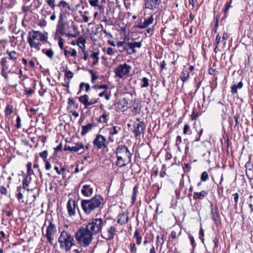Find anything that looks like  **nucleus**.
<instances>
[{
  "mask_svg": "<svg viewBox=\"0 0 253 253\" xmlns=\"http://www.w3.org/2000/svg\"><path fill=\"white\" fill-rule=\"evenodd\" d=\"M25 91L26 92V94L28 95H31L33 93L34 90L31 88H27L25 89Z\"/></svg>",
  "mask_w": 253,
  "mask_h": 253,
  "instance_id": "64",
  "label": "nucleus"
},
{
  "mask_svg": "<svg viewBox=\"0 0 253 253\" xmlns=\"http://www.w3.org/2000/svg\"><path fill=\"white\" fill-rule=\"evenodd\" d=\"M132 112L135 114H139L140 112V108L138 105L133 107Z\"/></svg>",
  "mask_w": 253,
  "mask_h": 253,
  "instance_id": "58",
  "label": "nucleus"
},
{
  "mask_svg": "<svg viewBox=\"0 0 253 253\" xmlns=\"http://www.w3.org/2000/svg\"><path fill=\"white\" fill-rule=\"evenodd\" d=\"M0 64L2 67V70L7 69L8 67L7 66V59L6 58L4 57L1 58Z\"/></svg>",
  "mask_w": 253,
  "mask_h": 253,
  "instance_id": "40",
  "label": "nucleus"
},
{
  "mask_svg": "<svg viewBox=\"0 0 253 253\" xmlns=\"http://www.w3.org/2000/svg\"><path fill=\"white\" fill-rule=\"evenodd\" d=\"M98 55L99 53L98 52H93L91 55V57L94 59H99Z\"/></svg>",
  "mask_w": 253,
  "mask_h": 253,
  "instance_id": "61",
  "label": "nucleus"
},
{
  "mask_svg": "<svg viewBox=\"0 0 253 253\" xmlns=\"http://www.w3.org/2000/svg\"><path fill=\"white\" fill-rule=\"evenodd\" d=\"M229 36L228 35V34L227 33L224 32L223 34L222 39V42H223V44L225 45L226 44L225 41L228 38Z\"/></svg>",
  "mask_w": 253,
  "mask_h": 253,
  "instance_id": "57",
  "label": "nucleus"
},
{
  "mask_svg": "<svg viewBox=\"0 0 253 253\" xmlns=\"http://www.w3.org/2000/svg\"><path fill=\"white\" fill-rule=\"evenodd\" d=\"M131 69L130 66L125 63L119 65L115 70V73L116 76L119 78H123L125 76L129 74L130 69Z\"/></svg>",
  "mask_w": 253,
  "mask_h": 253,
  "instance_id": "7",
  "label": "nucleus"
},
{
  "mask_svg": "<svg viewBox=\"0 0 253 253\" xmlns=\"http://www.w3.org/2000/svg\"><path fill=\"white\" fill-rule=\"evenodd\" d=\"M129 246L131 253H137V248L134 243H130Z\"/></svg>",
  "mask_w": 253,
  "mask_h": 253,
  "instance_id": "42",
  "label": "nucleus"
},
{
  "mask_svg": "<svg viewBox=\"0 0 253 253\" xmlns=\"http://www.w3.org/2000/svg\"><path fill=\"white\" fill-rule=\"evenodd\" d=\"M31 180V174H27L25 177L22 180V188L26 189L27 191H29L28 187L30 184Z\"/></svg>",
  "mask_w": 253,
  "mask_h": 253,
  "instance_id": "20",
  "label": "nucleus"
},
{
  "mask_svg": "<svg viewBox=\"0 0 253 253\" xmlns=\"http://www.w3.org/2000/svg\"><path fill=\"white\" fill-rule=\"evenodd\" d=\"M45 163V168L46 170H49L51 169V165L50 163L47 161H44Z\"/></svg>",
  "mask_w": 253,
  "mask_h": 253,
  "instance_id": "60",
  "label": "nucleus"
},
{
  "mask_svg": "<svg viewBox=\"0 0 253 253\" xmlns=\"http://www.w3.org/2000/svg\"><path fill=\"white\" fill-rule=\"evenodd\" d=\"M220 39H221L220 36L219 34H218L216 36L215 41L214 43H213V45H219V43L220 42Z\"/></svg>",
  "mask_w": 253,
  "mask_h": 253,
  "instance_id": "54",
  "label": "nucleus"
},
{
  "mask_svg": "<svg viewBox=\"0 0 253 253\" xmlns=\"http://www.w3.org/2000/svg\"><path fill=\"white\" fill-rule=\"evenodd\" d=\"M117 160L116 161V165L119 167H124L126 165L128 159L126 157H122L121 156H117Z\"/></svg>",
  "mask_w": 253,
  "mask_h": 253,
  "instance_id": "21",
  "label": "nucleus"
},
{
  "mask_svg": "<svg viewBox=\"0 0 253 253\" xmlns=\"http://www.w3.org/2000/svg\"><path fill=\"white\" fill-rule=\"evenodd\" d=\"M22 189L21 186H18L17 187V191H18V194H17V198L18 200H20L23 198V195L21 191Z\"/></svg>",
  "mask_w": 253,
  "mask_h": 253,
  "instance_id": "41",
  "label": "nucleus"
},
{
  "mask_svg": "<svg viewBox=\"0 0 253 253\" xmlns=\"http://www.w3.org/2000/svg\"><path fill=\"white\" fill-rule=\"evenodd\" d=\"M121 128L120 126H113L111 128H109V134L111 135H114L118 134L121 131Z\"/></svg>",
  "mask_w": 253,
  "mask_h": 253,
  "instance_id": "24",
  "label": "nucleus"
},
{
  "mask_svg": "<svg viewBox=\"0 0 253 253\" xmlns=\"http://www.w3.org/2000/svg\"><path fill=\"white\" fill-rule=\"evenodd\" d=\"M48 39L47 33H42L39 31L33 30L28 33L27 42L31 48L37 51L40 50L41 42L42 43L47 42Z\"/></svg>",
  "mask_w": 253,
  "mask_h": 253,
  "instance_id": "1",
  "label": "nucleus"
},
{
  "mask_svg": "<svg viewBox=\"0 0 253 253\" xmlns=\"http://www.w3.org/2000/svg\"><path fill=\"white\" fill-rule=\"evenodd\" d=\"M127 212H123L118 216L117 223L120 225H123L126 223L128 221V216Z\"/></svg>",
  "mask_w": 253,
  "mask_h": 253,
  "instance_id": "17",
  "label": "nucleus"
},
{
  "mask_svg": "<svg viewBox=\"0 0 253 253\" xmlns=\"http://www.w3.org/2000/svg\"><path fill=\"white\" fill-rule=\"evenodd\" d=\"M134 237L136 238V244L138 245H139L141 244L142 242V237L141 236L140 233L137 231L136 230L134 233Z\"/></svg>",
  "mask_w": 253,
  "mask_h": 253,
  "instance_id": "32",
  "label": "nucleus"
},
{
  "mask_svg": "<svg viewBox=\"0 0 253 253\" xmlns=\"http://www.w3.org/2000/svg\"><path fill=\"white\" fill-rule=\"evenodd\" d=\"M127 45L129 46V48H134L135 47L140 48L142 46V43L141 42H128Z\"/></svg>",
  "mask_w": 253,
  "mask_h": 253,
  "instance_id": "29",
  "label": "nucleus"
},
{
  "mask_svg": "<svg viewBox=\"0 0 253 253\" xmlns=\"http://www.w3.org/2000/svg\"><path fill=\"white\" fill-rule=\"evenodd\" d=\"M209 179V175L207 171H205L202 172L201 175V179L203 181H206Z\"/></svg>",
  "mask_w": 253,
  "mask_h": 253,
  "instance_id": "43",
  "label": "nucleus"
},
{
  "mask_svg": "<svg viewBox=\"0 0 253 253\" xmlns=\"http://www.w3.org/2000/svg\"><path fill=\"white\" fill-rule=\"evenodd\" d=\"M84 149V145L82 143H78L75 146H70L65 145L64 149L65 151H69L71 152H77L81 149Z\"/></svg>",
  "mask_w": 253,
  "mask_h": 253,
  "instance_id": "15",
  "label": "nucleus"
},
{
  "mask_svg": "<svg viewBox=\"0 0 253 253\" xmlns=\"http://www.w3.org/2000/svg\"><path fill=\"white\" fill-rule=\"evenodd\" d=\"M245 167L247 176L250 180L253 179V164L250 162H247L245 165Z\"/></svg>",
  "mask_w": 253,
  "mask_h": 253,
  "instance_id": "16",
  "label": "nucleus"
},
{
  "mask_svg": "<svg viewBox=\"0 0 253 253\" xmlns=\"http://www.w3.org/2000/svg\"><path fill=\"white\" fill-rule=\"evenodd\" d=\"M231 3H232V0H230L229 2H228L226 4L225 7V8L224 9V13L225 15H226V13H227L228 10L230 8Z\"/></svg>",
  "mask_w": 253,
  "mask_h": 253,
  "instance_id": "46",
  "label": "nucleus"
},
{
  "mask_svg": "<svg viewBox=\"0 0 253 253\" xmlns=\"http://www.w3.org/2000/svg\"><path fill=\"white\" fill-rule=\"evenodd\" d=\"M60 248L68 251L75 244L74 236L70 233L63 231H62L58 239Z\"/></svg>",
  "mask_w": 253,
  "mask_h": 253,
  "instance_id": "4",
  "label": "nucleus"
},
{
  "mask_svg": "<svg viewBox=\"0 0 253 253\" xmlns=\"http://www.w3.org/2000/svg\"><path fill=\"white\" fill-rule=\"evenodd\" d=\"M93 87H94L96 89H105V90H106V89L108 88V86L106 84H102L98 86L95 85L94 86H93Z\"/></svg>",
  "mask_w": 253,
  "mask_h": 253,
  "instance_id": "52",
  "label": "nucleus"
},
{
  "mask_svg": "<svg viewBox=\"0 0 253 253\" xmlns=\"http://www.w3.org/2000/svg\"><path fill=\"white\" fill-rule=\"evenodd\" d=\"M76 203L74 200L70 199L67 204V209L69 215L71 216L75 215Z\"/></svg>",
  "mask_w": 253,
  "mask_h": 253,
  "instance_id": "13",
  "label": "nucleus"
},
{
  "mask_svg": "<svg viewBox=\"0 0 253 253\" xmlns=\"http://www.w3.org/2000/svg\"><path fill=\"white\" fill-rule=\"evenodd\" d=\"M243 86V84L242 82L238 83L237 84H234L231 87V92L232 94H235L237 92L238 88H241Z\"/></svg>",
  "mask_w": 253,
  "mask_h": 253,
  "instance_id": "25",
  "label": "nucleus"
},
{
  "mask_svg": "<svg viewBox=\"0 0 253 253\" xmlns=\"http://www.w3.org/2000/svg\"><path fill=\"white\" fill-rule=\"evenodd\" d=\"M64 42V40L62 38H60L59 39L58 45L61 50H63L64 49H65L63 47Z\"/></svg>",
  "mask_w": 253,
  "mask_h": 253,
  "instance_id": "49",
  "label": "nucleus"
},
{
  "mask_svg": "<svg viewBox=\"0 0 253 253\" xmlns=\"http://www.w3.org/2000/svg\"><path fill=\"white\" fill-rule=\"evenodd\" d=\"M6 53L9 56V58L10 60H13L14 61L17 59L18 56V53L15 51H7Z\"/></svg>",
  "mask_w": 253,
  "mask_h": 253,
  "instance_id": "26",
  "label": "nucleus"
},
{
  "mask_svg": "<svg viewBox=\"0 0 253 253\" xmlns=\"http://www.w3.org/2000/svg\"><path fill=\"white\" fill-rule=\"evenodd\" d=\"M93 235L86 227H81L76 233L75 238L81 246L86 247L92 241Z\"/></svg>",
  "mask_w": 253,
  "mask_h": 253,
  "instance_id": "3",
  "label": "nucleus"
},
{
  "mask_svg": "<svg viewBox=\"0 0 253 253\" xmlns=\"http://www.w3.org/2000/svg\"><path fill=\"white\" fill-rule=\"evenodd\" d=\"M21 120L20 117L18 116L16 118V127L17 128H20L22 126V125L21 124Z\"/></svg>",
  "mask_w": 253,
  "mask_h": 253,
  "instance_id": "47",
  "label": "nucleus"
},
{
  "mask_svg": "<svg viewBox=\"0 0 253 253\" xmlns=\"http://www.w3.org/2000/svg\"><path fill=\"white\" fill-rule=\"evenodd\" d=\"M94 147L97 149H105L107 147V140L105 136L97 134L93 141Z\"/></svg>",
  "mask_w": 253,
  "mask_h": 253,
  "instance_id": "8",
  "label": "nucleus"
},
{
  "mask_svg": "<svg viewBox=\"0 0 253 253\" xmlns=\"http://www.w3.org/2000/svg\"><path fill=\"white\" fill-rule=\"evenodd\" d=\"M190 127L188 124H185L183 128V133L186 134Z\"/></svg>",
  "mask_w": 253,
  "mask_h": 253,
  "instance_id": "62",
  "label": "nucleus"
},
{
  "mask_svg": "<svg viewBox=\"0 0 253 253\" xmlns=\"http://www.w3.org/2000/svg\"><path fill=\"white\" fill-rule=\"evenodd\" d=\"M218 209L216 205L211 203V213L212 214L218 213Z\"/></svg>",
  "mask_w": 253,
  "mask_h": 253,
  "instance_id": "34",
  "label": "nucleus"
},
{
  "mask_svg": "<svg viewBox=\"0 0 253 253\" xmlns=\"http://www.w3.org/2000/svg\"><path fill=\"white\" fill-rule=\"evenodd\" d=\"M12 111H13L12 106L10 105H8L6 106V109H5V114L7 115H10V114H11L12 113Z\"/></svg>",
  "mask_w": 253,
  "mask_h": 253,
  "instance_id": "45",
  "label": "nucleus"
},
{
  "mask_svg": "<svg viewBox=\"0 0 253 253\" xmlns=\"http://www.w3.org/2000/svg\"><path fill=\"white\" fill-rule=\"evenodd\" d=\"M142 82H143V84L141 85V87H147L149 85V82H148V79L144 77L141 79Z\"/></svg>",
  "mask_w": 253,
  "mask_h": 253,
  "instance_id": "44",
  "label": "nucleus"
},
{
  "mask_svg": "<svg viewBox=\"0 0 253 253\" xmlns=\"http://www.w3.org/2000/svg\"><path fill=\"white\" fill-rule=\"evenodd\" d=\"M93 188L89 185H84L81 190L83 195L85 197H90L93 194Z\"/></svg>",
  "mask_w": 253,
  "mask_h": 253,
  "instance_id": "18",
  "label": "nucleus"
},
{
  "mask_svg": "<svg viewBox=\"0 0 253 253\" xmlns=\"http://www.w3.org/2000/svg\"><path fill=\"white\" fill-rule=\"evenodd\" d=\"M108 116V114L106 113L103 114L98 119V122L100 123H105L107 122V117Z\"/></svg>",
  "mask_w": 253,
  "mask_h": 253,
  "instance_id": "37",
  "label": "nucleus"
},
{
  "mask_svg": "<svg viewBox=\"0 0 253 253\" xmlns=\"http://www.w3.org/2000/svg\"><path fill=\"white\" fill-rule=\"evenodd\" d=\"M84 86L85 87V91L86 92H87L89 90L90 87L88 84H85L84 83H81L80 85V89L79 91V92H78V94H79L81 92V89L83 88V87Z\"/></svg>",
  "mask_w": 253,
  "mask_h": 253,
  "instance_id": "33",
  "label": "nucleus"
},
{
  "mask_svg": "<svg viewBox=\"0 0 253 253\" xmlns=\"http://www.w3.org/2000/svg\"><path fill=\"white\" fill-rule=\"evenodd\" d=\"M116 232V228L114 226H111L106 230L103 232L101 234V236L106 240H111L113 239Z\"/></svg>",
  "mask_w": 253,
  "mask_h": 253,
  "instance_id": "10",
  "label": "nucleus"
},
{
  "mask_svg": "<svg viewBox=\"0 0 253 253\" xmlns=\"http://www.w3.org/2000/svg\"><path fill=\"white\" fill-rule=\"evenodd\" d=\"M56 232L55 226L51 220H48V225L47 227L45 237L50 245L53 244V235Z\"/></svg>",
  "mask_w": 253,
  "mask_h": 253,
  "instance_id": "9",
  "label": "nucleus"
},
{
  "mask_svg": "<svg viewBox=\"0 0 253 253\" xmlns=\"http://www.w3.org/2000/svg\"><path fill=\"white\" fill-rule=\"evenodd\" d=\"M208 192L205 190H202L200 192H194L193 195V199L195 200H202L203 198L206 196Z\"/></svg>",
  "mask_w": 253,
  "mask_h": 253,
  "instance_id": "22",
  "label": "nucleus"
},
{
  "mask_svg": "<svg viewBox=\"0 0 253 253\" xmlns=\"http://www.w3.org/2000/svg\"><path fill=\"white\" fill-rule=\"evenodd\" d=\"M233 196L234 201V202L235 203V206L237 207V202H238V199H239V194H238V193H235L233 194Z\"/></svg>",
  "mask_w": 253,
  "mask_h": 253,
  "instance_id": "50",
  "label": "nucleus"
},
{
  "mask_svg": "<svg viewBox=\"0 0 253 253\" xmlns=\"http://www.w3.org/2000/svg\"><path fill=\"white\" fill-rule=\"evenodd\" d=\"M107 53L109 55H113L115 54V52L113 50V49L111 47H108L107 49Z\"/></svg>",
  "mask_w": 253,
  "mask_h": 253,
  "instance_id": "55",
  "label": "nucleus"
},
{
  "mask_svg": "<svg viewBox=\"0 0 253 253\" xmlns=\"http://www.w3.org/2000/svg\"><path fill=\"white\" fill-rule=\"evenodd\" d=\"M154 19L153 16L148 17L147 18L145 19L143 23H139L137 27L140 29H143L147 27L149 25H151L153 22Z\"/></svg>",
  "mask_w": 253,
  "mask_h": 253,
  "instance_id": "19",
  "label": "nucleus"
},
{
  "mask_svg": "<svg viewBox=\"0 0 253 253\" xmlns=\"http://www.w3.org/2000/svg\"><path fill=\"white\" fill-rule=\"evenodd\" d=\"M116 154L117 156L127 158V163H130L132 154L126 146L123 145H119L116 149Z\"/></svg>",
  "mask_w": 253,
  "mask_h": 253,
  "instance_id": "6",
  "label": "nucleus"
},
{
  "mask_svg": "<svg viewBox=\"0 0 253 253\" xmlns=\"http://www.w3.org/2000/svg\"><path fill=\"white\" fill-rule=\"evenodd\" d=\"M105 221L102 218H93L85 226L93 235L100 233Z\"/></svg>",
  "mask_w": 253,
  "mask_h": 253,
  "instance_id": "5",
  "label": "nucleus"
},
{
  "mask_svg": "<svg viewBox=\"0 0 253 253\" xmlns=\"http://www.w3.org/2000/svg\"><path fill=\"white\" fill-rule=\"evenodd\" d=\"M42 53L45 54L47 57H48L49 59H52L54 56V53L52 49H46L44 48L42 50Z\"/></svg>",
  "mask_w": 253,
  "mask_h": 253,
  "instance_id": "27",
  "label": "nucleus"
},
{
  "mask_svg": "<svg viewBox=\"0 0 253 253\" xmlns=\"http://www.w3.org/2000/svg\"><path fill=\"white\" fill-rule=\"evenodd\" d=\"M2 1L3 3L10 5L14 2V0H2Z\"/></svg>",
  "mask_w": 253,
  "mask_h": 253,
  "instance_id": "63",
  "label": "nucleus"
},
{
  "mask_svg": "<svg viewBox=\"0 0 253 253\" xmlns=\"http://www.w3.org/2000/svg\"><path fill=\"white\" fill-rule=\"evenodd\" d=\"M68 104H69L70 105H74V106H76V107H78V104H76V102H75V101L74 100L73 98H69V99H68Z\"/></svg>",
  "mask_w": 253,
  "mask_h": 253,
  "instance_id": "53",
  "label": "nucleus"
},
{
  "mask_svg": "<svg viewBox=\"0 0 253 253\" xmlns=\"http://www.w3.org/2000/svg\"><path fill=\"white\" fill-rule=\"evenodd\" d=\"M27 174H31L32 169H31V163H28L27 164Z\"/></svg>",
  "mask_w": 253,
  "mask_h": 253,
  "instance_id": "59",
  "label": "nucleus"
},
{
  "mask_svg": "<svg viewBox=\"0 0 253 253\" xmlns=\"http://www.w3.org/2000/svg\"><path fill=\"white\" fill-rule=\"evenodd\" d=\"M212 218L214 221V222L217 226L221 224L220 217L219 213L212 214Z\"/></svg>",
  "mask_w": 253,
  "mask_h": 253,
  "instance_id": "28",
  "label": "nucleus"
},
{
  "mask_svg": "<svg viewBox=\"0 0 253 253\" xmlns=\"http://www.w3.org/2000/svg\"><path fill=\"white\" fill-rule=\"evenodd\" d=\"M40 156L43 159V161H45L47 160L48 152L46 150H44L39 153Z\"/></svg>",
  "mask_w": 253,
  "mask_h": 253,
  "instance_id": "38",
  "label": "nucleus"
},
{
  "mask_svg": "<svg viewBox=\"0 0 253 253\" xmlns=\"http://www.w3.org/2000/svg\"><path fill=\"white\" fill-rule=\"evenodd\" d=\"M45 1H46L48 5L52 8V9H54L55 7V0H45Z\"/></svg>",
  "mask_w": 253,
  "mask_h": 253,
  "instance_id": "39",
  "label": "nucleus"
},
{
  "mask_svg": "<svg viewBox=\"0 0 253 253\" xmlns=\"http://www.w3.org/2000/svg\"><path fill=\"white\" fill-rule=\"evenodd\" d=\"M189 78V73L187 71H184L180 75V79L183 82L187 81Z\"/></svg>",
  "mask_w": 253,
  "mask_h": 253,
  "instance_id": "30",
  "label": "nucleus"
},
{
  "mask_svg": "<svg viewBox=\"0 0 253 253\" xmlns=\"http://www.w3.org/2000/svg\"><path fill=\"white\" fill-rule=\"evenodd\" d=\"M103 198L100 195H96L89 200H82L81 206L86 214H90L99 208L103 204Z\"/></svg>",
  "mask_w": 253,
  "mask_h": 253,
  "instance_id": "2",
  "label": "nucleus"
},
{
  "mask_svg": "<svg viewBox=\"0 0 253 253\" xmlns=\"http://www.w3.org/2000/svg\"><path fill=\"white\" fill-rule=\"evenodd\" d=\"M128 105V100L126 98H124L123 99L120 100L118 103V105L121 109L126 107Z\"/></svg>",
  "mask_w": 253,
  "mask_h": 253,
  "instance_id": "31",
  "label": "nucleus"
},
{
  "mask_svg": "<svg viewBox=\"0 0 253 253\" xmlns=\"http://www.w3.org/2000/svg\"><path fill=\"white\" fill-rule=\"evenodd\" d=\"M65 77L68 79H72L73 77V73L71 71H66L65 72Z\"/></svg>",
  "mask_w": 253,
  "mask_h": 253,
  "instance_id": "51",
  "label": "nucleus"
},
{
  "mask_svg": "<svg viewBox=\"0 0 253 253\" xmlns=\"http://www.w3.org/2000/svg\"><path fill=\"white\" fill-rule=\"evenodd\" d=\"M0 192L1 194L7 195V190L3 186H1L0 187Z\"/></svg>",
  "mask_w": 253,
  "mask_h": 253,
  "instance_id": "56",
  "label": "nucleus"
},
{
  "mask_svg": "<svg viewBox=\"0 0 253 253\" xmlns=\"http://www.w3.org/2000/svg\"><path fill=\"white\" fill-rule=\"evenodd\" d=\"M99 0H89V3L92 6L95 7L98 6Z\"/></svg>",
  "mask_w": 253,
  "mask_h": 253,
  "instance_id": "48",
  "label": "nucleus"
},
{
  "mask_svg": "<svg viewBox=\"0 0 253 253\" xmlns=\"http://www.w3.org/2000/svg\"><path fill=\"white\" fill-rule=\"evenodd\" d=\"M134 127L133 132L136 136H138L144 133L145 125L143 122H139L134 124Z\"/></svg>",
  "mask_w": 253,
  "mask_h": 253,
  "instance_id": "12",
  "label": "nucleus"
},
{
  "mask_svg": "<svg viewBox=\"0 0 253 253\" xmlns=\"http://www.w3.org/2000/svg\"><path fill=\"white\" fill-rule=\"evenodd\" d=\"M80 102L84 105V108H87L88 106L92 105L97 102L98 99H92L89 101V97L87 94H84L79 98Z\"/></svg>",
  "mask_w": 253,
  "mask_h": 253,
  "instance_id": "11",
  "label": "nucleus"
},
{
  "mask_svg": "<svg viewBox=\"0 0 253 253\" xmlns=\"http://www.w3.org/2000/svg\"><path fill=\"white\" fill-rule=\"evenodd\" d=\"M93 124L92 123L88 124L85 126H83L82 127L81 134L83 136L86 134L92 128Z\"/></svg>",
  "mask_w": 253,
  "mask_h": 253,
  "instance_id": "23",
  "label": "nucleus"
},
{
  "mask_svg": "<svg viewBox=\"0 0 253 253\" xmlns=\"http://www.w3.org/2000/svg\"><path fill=\"white\" fill-rule=\"evenodd\" d=\"M161 3V0H147L145 3V7L150 10L157 8Z\"/></svg>",
  "mask_w": 253,
  "mask_h": 253,
  "instance_id": "14",
  "label": "nucleus"
},
{
  "mask_svg": "<svg viewBox=\"0 0 253 253\" xmlns=\"http://www.w3.org/2000/svg\"><path fill=\"white\" fill-rule=\"evenodd\" d=\"M57 6L63 8L67 7L68 9H70V5L65 0H61Z\"/></svg>",
  "mask_w": 253,
  "mask_h": 253,
  "instance_id": "35",
  "label": "nucleus"
},
{
  "mask_svg": "<svg viewBox=\"0 0 253 253\" xmlns=\"http://www.w3.org/2000/svg\"><path fill=\"white\" fill-rule=\"evenodd\" d=\"M137 189H138V187L137 185H135L133 188V195L131 197V201H132V203H134L135 201L136 195L137 193Z\"/></svg>",
  "mask_w": 253,
  "mask_h": 253,
  "instance_id": "36",
  "label": "nucleus"
}]
</instances>
